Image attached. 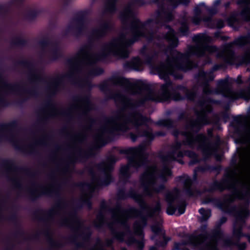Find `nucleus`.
<instances>
[{
	"label": "nucleus",
	"mask_w": 250,
	"mask_h": 250,
	"mask_svg": "<svg viewBox=\"0 0 250 250\" xmlns=\"http://www.w3.org/2000/svg\"><path fill=\"white\" fill-rule=\"evenodd\" d=\"M199 211L201 215V221L207 220L211 216V212L209 209L205 210L202 208L200 209Z\"/></svg>",
	"instance_id": "cd10ccee"
},
{
	"label": "nucleus",
	"mask_w": 250,
	"mask_h": 250,
	"mask_svg": "<svg viewBox=\"0 0 250 250\" xmlns=\"http://www.w3.org/2000/svg\"><path fill=\"white\" fill-rule=\"evenodd\" d=\"M167 33L164 36L170 44L169 47L166 51L167 53L170 52L166 63L161 65L158 68L160 77L161 79H166L168 74H174L175 71L182 70L186 71L191 69L194 64L189 61L191 55H195L202 56L206 52L212 53L217 51L214 46L208 45L211 41V38L207 34H198L193 37V40L197 43L195 46L188 47L185 54H182L177 50L171 49L178 45V40L174 34L173 31L167 27Z\"/></svg>",
	"instance_id": "7ed1b4c3"
},
{
	"label": "nucleus",
	"mask_w": 250,
	"mask_h": 250,
	"mask_svg": "<svg viewBox=\"0 0 250 250\" xmlns=\"http://www.w3.org/2000/svg\"><path fill=\"white\" fill-rule=\"evenodd\" d=\"M114 83L123 86L130 94L138 95L139 102L134 103L120 93L116 94L114 97L115 101L125 107L133 108L147 100L163 102L172 99L178 101L182 99L181 95H185L188 99L192 100L195 96L193 92L189 91L184 87L178 86L174 88L169 81L161 85L157 93L147 88L146 84L141 81H129L118 77L114 79Z\"/></svg>",
	"instance_id": "f03ea898"
},
{
	"label": "nucleus",
	"mask_w": 250,
	"mask_h": 250,
	"mask_svg": "<svg viewBox=\"0 0 250 250\" xmlns=\"http://www.w3.org/2000/svg\"><path fill=\"white\" fill-rule=\"evenodd\" d=\"M113 236L118 241H125L128 245L136 243L139 248L141 249L143 247V242L136 241L128 229L124 232H114Z\"/></svg>",
	"instance_id": "ddd939ff"
},
{
	"label": "nucleus",
	"mask_w": 250,
	"mask_h": 250,
	"mask_svg": "<svg viewBox=\"0 0 250 250\" xmlns=\"http://www.w3.org/2000/svg\"><path fill=\"white\" fill-rule=\"evenodd\" d=\"M165 241H166V240H165ZM167 243V241H166L165 242V244H162V246H164L165 245H166V244Z\"/></svg>",
	"instance_id": "6e6d98bb"
},
{
	"label": "nucleus",
	"mask_w": 250,
	"mask_h": 250,
	"mask_svg": "<svg viewBox=\"0 0 250 250\" xmlns=\"http://www.w3.org/2000/svg\"><path fill=\"white\" fill-rule=\"evenodd\" d=\"M186 205L184 203H182L178 208V215L183 214L185 211Z\"/></svg>",
	"instance_id": "473e14b6"
},
{
	"label": "nucleus",
	"mask_w": 250,
	"mask_h": 250,
	"mask_svg": "<svg viewBox=\"0 0 250 250\" xmlns=\"http://www.w3.org/2000/svg\"><path fill=\"white\" fill-rule=\"evenodd\" d=\"M170 174V170L167 167H164L160 173L158 172L155 167H148L140 177L141 186L145 193L153 196L162 192L165 187L163 184H159V181H166V177Z\"/></svg>",
	"instance_id": "0eeeda50"
},
{
	"label": "nucleus",
	"mask_w": 250,
	"mask_h": 250,
	"mask_svg": "<svg viewBox=\"0 0 250 250\" xmlns=\"http://www.w3.org/2000/svg\"><path fill=\"white\" fill-rule=\"evenodd\" d=\"M150 250H156V248L154 247H151L150 249Z\"/></svg>",
	"instance_id": "603ef678"
},
{
	"label": "nucleus",
	"mask_w": 250,
	"mask_h": 250,
	"mask_svg": "<svg viewBox=\"0 0 250 250\" xmlns=\"http://www.w3.org/2000/svg\"><path fill=\"white\" fill-rule=\"evenodd\" d=\"M206 243L205 247L201 250H217L216 248L217 237H213L209 242L207 239L205 240Z\"/></svg>",
	"instance_id": "a878e982"
},
{
	"label": "nucleus",
	"mask_w": 250,
	"mask_h": 250,
	"mask_svg": "<svg viewBox=\"0 0 250 250\" xmlns=\"http://www.w3.org/2000/svg\"><path fill=\"white\" fill-rule=\"evenodd\" d=\"M157 124L170 127L172 125V122L170 120H162L159 121Z\"/></svg>",
	"instance_id": "c756f323"
},
{
	"label": "nucleus",
	"mask_w": 250,
	"mask_h": 250,
	"mask_svg": "<svg viewBox=\"0 0 250 250\" xmlns=\"http://www.w3.org/2000/svg\"><path fill=\"white\" fill-rule=\"evenodd\" d=\"M91 104L89 99L87 98H83L81 99L77 104L76 108L78 109L81 110L84 112H86L91 109Z\"/></svg>",
	"instance_id": "b1692460"
},
{
	"label": "nucleus",
	"mask_w": 250,
	"mask_h": 250,
	"mask_svg": "<svg viewBox=\"0 0 250 250\" xmlns=\"http://www.w3.org/2000/svg\"><path fill=\"white\" fill-rule=\"evenodd\" d=\"M158 135H162V134H160V133H158Z\"/></svg>",
	"instance_id": "4d7b16f0"
},
{
	"label": "nucleus",
	"mask_w": 250,
	"mask_h": 250,
	"mask_svg": "<svg viewBox=\"0 0 250 250\" xmlns=\"http://www.w3.org/2000/svg\"><path fill=\"white\" fill-rule=\"evenodd\" d=\"M122 250H126L125 249H123Z\"/></svg>",
	"instance_id": "13d9d810"
},
{
	"label": "nucleus",
	"mask_w": 250,
	"mask_h": 250,
	"mask_svg": "<svg viewBox=\"0 0 250 250\" xmlns=\"http://www.w3.org/2000/svg\"><path fill=\"white\" fill-rule=\"evenodd\" d=\"M184 143H185V141L183 143L176 142L173 144L171 146L170 151L167 154L161 156L163 161L165 163H168L173 161H177L179 163L183 164V162L180 159L185 155L193 159L190 162V165H193L197 161L196 159L197 156L194 152L188 151L184 153L181 151V146Z\"/></svg>",
	"instance_id": "9d476101"
},
{
	"label": "nucleus",
	"mask_w": 250,
	"mask_h": 250,
	"mask_svg": "<svg viewBox=\"0 0 250 250\" xmlns=\"http://www.w3.org/2000/svg\"><path fill=\"white\" fill-rule=\"evenodd\" d=\"M101 59V57H96L95 55L92 54L89 47L84 46L82 47L75 57L69 60L68 62L73 68H77L81 65L85 66L86 70V77L90 78L100 75L103 72L101 68L91 66Z\"/></svg>",
	"instance_id": "6e6552de"
},
{
	"label": "nucleus",
	"mask_w": 250,
	"mask_h": 250,
	"mask_svg": "<svg viewBox=\"0 0 250 250\" xmlns=\"http://www.w3.org/2000/svg\"><path fill=\"white\" fill-rule=\"evenodd\" d=\"M134 68L137 71L142 70L143 62L139 58H135L132 62Z\"/></svg>",
	"instance_id": "c85d7f7f"
},
{
	"label": "nucleus",
	"mask_w": 250,
	"mask_h": 250,
	"mask_svg": "<svg viewBox=\"0 0 250 250\" xmlns=\"http://www.w3.org/2000/svg\"><path fill=\"white\" fill-rule=\"evenodd\" d=\"M180 32L183 35H186L188 32V27L186 25H183L180 28Z\"/></svg>",
	"instance_id": "4c0bfd02"
},
{
	"label": "nucleus",
	"mask_w": 250,
	"mask_h": 250,
	"mask_svg": "<svg viewBox=\"0 0 250 250\" xmlns=\"http://www.w3.org/2000/svg\"><path fill=\"white\" fill-rule=\"evenodd\" d=\"M160 208H161V206L159 203H158L157 204L156 207L153 210V212L159 211L160 210Z\"/></svg>",
	"instance_id": "37998d69"
},
{
	"label": "nucleus",
	"mask_w": 250,
	"mask_h": 250,
	"mask_svg": "<svg viewBox=\"0 0 250 250\" xmlns=\"http://www.w3.org/2000/svg\"><path fill=\"white\" fill-rule=\"evenodd\" d=\"M91 250H104L102 242L98 240L95 246Z\"/></svg>",
	"instance_id": "7c9ffc66"
},
{
	"label": "nucleus",
	"mask_w": 250,
	"mask_h": 250,
	"mask_svg": "<svg viewBox=\"0 0 250 250\" xmlns=\"http://www.w3.org/2000/svg\"><path fill=\"white\" fill-rule=\"evenodd\" d=\"M116 10L115 0H108L104 4V7L101 9L100 15L103 16L107 13H112Z\"/></svg>",
	"instance_id": "4be33fe9"
},
{
	"label": "nucleus",
	"mask_w": 250,
	"mask_h": 250,
	"mask_svg": "<svg viewBox=\"0 0 250 250\" xmlns=\"http://www.w3.org/2000/svg\"><path fill=\"white\" fill-rule=\"evenodd\" d=\"M204 5L205 4L204 3H200V5L194 9V16L192 18V22L195 24H198L201 21L200 15L202 12V10L200 9V7L204 6Z\"/></svg>",
	"instance_id": "bb28decb"
},
{
	"label": "nucleus",
	"mask_w": 250,
	"mask_h": 250,
	"mask_svg": "<svg viewBox=\"0 0 250 250\" xmlns=\"http://www.w3.org/2000/svg\"><path fill=\"white\" fill-rule=\"evenodd\" d=\"M172 17L173 15L171 12H158L155 14L154 17L150 20V22L158 23L163 20V18L165 19V21H171Z\"/></svg>",
	"instance_id": "6ab92c4d"
},
{
	"label": "nucleus",
	"mask_w": 250,
	"mask_h": 250,
	"mask_svg": "<svg viewBox=\"0 0 250 250\" xmlns=\"http://www.w3.org/2000/svg\"><path fill=\"white\" fill-rule=\"evenodd\" d=\"M235 82H236L237 83H243L242 81V76L241 75L238 76L236 79L234 80Z\"/></svg>",
	"instance_id": "ea45409f"
},
{
	"label": "nucleus",
	"mask_w": 250,
	"mask_h": 250,
	"mask_svg": "<svg viewBox=\"0 0 250 250\" xmlns=\"http://www.w3.org/2000/svg\"><path fill=\"white\" fill-rule=\"evenodd\" d=\"M143 135L146 136L149 139L151 138L152 136L151 131L149 129L148 130L144 133Z\"/></svg>",
	"instance_id": "58836bf2"
},
{
	"label": "nucleus",
	"mask_w": 250,
	"mask_h": 250,
	"mask_svg": "<svg viewBox=\"0 0 250 250\" xmlns=\"http://www.w3.org/2000/svg\"><path fill=\"white\" fill-rule=\"evenodd\" d=\"M146 218L145 217H141L139 221H137L134 225V230L136 234L140 235L141 238L143 233L142 229L146 225Z\"/></svg>",
	"instance_id": "5701e85b"
},
{
	"label": "nucleus",
	"mask_w": 250,
	"mask_h": 250,
	"mask_svg": "<svg viewBox=\"0 0 250 250\" xmlns=\"http://www.w3.org/2000/svg\"><path fill=\"white\" fill-rule=\"evenodd\" d=\"M229 22L230 25H233L237 22V18L235 15L231 16L229 19Z\"/></svg>",
	"instance_id": "72a5a7b5"
},
{
	"label": "nucleus",
	"mask_w": 250,
	"mask_h": 250,
	"mask_svg": "<svg viewBox=\"0 0 250 250\" xmlns=\"http://www.w3.org/2000/svg\"><path fill=\"white\" fill-rule=\"evenodd\" d=\"M229 3L228 2L226 4H225V6L226 7H229Z\"/></svg>",
	"instance_id": "3c124183"
},
{
	"label": "nucleus",
	"mask_w": 250,
	"mask_h": 250,
	"mask_svg": "<svg viewBox=\"0 0 250 250\" xmlns=\"http://www.w3.org/2000/svg\"><path fill=\"white\" fill-rule=\"evenodd\" d=\"M119 195L121 198H124V196L123 195H120V194Z\"/></svg>",
	"instance_id": "5fc2aeb1"
},
{
	"label": "nucleus",
	"mask_w": 250,
	"mask_h": 250,
	"mask_svg": "<svg viewBox=\"0 0 250 250\" xmlns=\"http://www.w3.org/2000/svg\"><path fill=\"white\" fill-rule=\"evenodd\" d=\"M249 110V115L242 121L241 129L238 130V141L247 145L246 148L238 152L239 165L233 172L236 176L223 181L219 188L220 190L226 188L233 189L231 194L225 196V206L233 202L235 198L244 200V203L241 204L237 208H248L250 202V108Z\"/></svg>",
	"instance_id": "f257e3e1"
},
{
	"label": "nucleus",
	"mask_w": 250,
	"mask_h": 250,
	"mask_svg": "<svg viewBox=\"0 0 250 250\" xmlns=\"http://www.w3.org/2000/svg\"><path fill=\"white\" fill-rule=\"evenodd\" d=\"M90 198V195H84L83 197V200L84 202L87 201V200Z\"/></svg>",
	"instance_id": "c03bdc74"
},
{
	"label": "nucleus",
	"mask_w": 250,
	"mask_h": 250,
	"mask_svg": "<svg viewBox=\"0 0 250 250\" xmlns=\"http://www.w3.org/2000/svg\"><path fill=\"white\" fill-rule=\"evenodd\" d=\"M221 2L220 0H216L214 2V6L215 7L217 5H218Z\"/></svg>",
	"instance_id": "de8ad7c7"
},
{
	"label": "nucleus",
	"mask_w": 250,
	"mask_h": 250,
	"mask_svg": "<svg viewBox=\"0 0 250 250\" xmlns=\"http://www.w3.org/2000/svg\"><path fill=\"white\" fill-rule=\"evenodd\" d=\"M204 237L203 235L195 236L192 235H187L185 236L183 242L175 244V249L176 250H184L182 247L187 245L197 246L203 241Z\"/></svg>",
	"instance_id": "4468645a"
},
{
	"label": "nucleus",
	"mask_w": 250,
	"mask_h": 250,
	"mask_svg": "<svg viewBox=\"0 0 250 250\" xmlns=\"http://www.w3.org/2000/svg\"><path fill=\"white\" fill-rule=\"evenodd\" d=\"M128 155V163L122 166L120 170V177L125 180L129 177L133 171V169H136L142 166L146 159V153L143 146L137 147L130 148L126 150Z\"/></svg>",
	"instance_id": "1a4fd4ad"
},
{
	"label": "nucleus",
	"mask_w": 250,
	"mask_h": 250,
	"mask_svg": "<svg viewBox=\"0 0 250 250\" xmlns=\"http://www.w3.org/2000/svg\"><path fill=\"white\" fill-rule=\"evenodd\" d=\"M138 215V211L133 208L125 209L118 206L112 210V219L114 223L123 224L127 219Z\"/></svg>",
	"instance_id": "9b49d317"
},
{
	"label": "nucleus",
	"mask_w": 250,
	"mask_h": 250,
	"mask_svg": "<svg viewBox=\"0 0 250 250\" xmlns=\"http://www.w3.org/2000/svg\"><path fill=\"white\" fill-rule=\"evenodd\" d=\"M199 111H196L197 118L195 120H191L186 126V131L183 135L186 137V143L191 146L197 144L202 150L206 155L213 154L218 149L219 143L215 144L207 143L206 138L200 134L194 137L193 132L197 131L203 125L209 124L210 121L207 116V113L211 110L210 102L207 100L200 102L198 105Z\"/></svg>",
	"instance_id": "39448f33"
},
{
	"label": "nucleus",
	"mask_w": 250,
	"mask_h": 250,
	"mask_svg": "<svg viewBox=\"0 0 250 250\" xmlns=\"http://www.w3.org/2000/svg\"><path fill=\"white\" fill-rule=\"evenodd\" d=\"M246 244L245 243H243L242 244H240L239 245V248L241 250H243L246 248Z\"/></svg>",
	"instance_id": "a18cd8bd"
},
{
	"label": "nucleus",
	"mask_w": 250,
	"mask_h": 250,
	"mask_svg": "<svg viewBox=\"0 0 250 250\" xmlns=\"http://www.w3.org/2000/svg\"><path fill=\"white\" fill-rule=\"evenodd\" d=\"M237 3L246 6L240 14L241 18L245 21H250V8L248 7L250 5V0H240Z\"/></svg>",
	"instance_id": "a211bd4d"
},
{
	"label": "nucleus",
	"mask_w": 250,
	"mask_h": 250,
	"mask_svg": "<svg viewBox=\"0 0 250 250\" xmlns=\"http://www.w3.org/2000/svg\"><path fill=\"white\" fill-rule=\"evenodd\" d=\"M115 162V161H113V158H111L109 161L104 162L102 164L103 170L105 174V179L102 183V185L106 186L111 181V178L110 175L108 173V172L111 171L113 168V163Z\"/></svg>",
	"instance_id": "f3484780"
},
{
	"label": "nucleus",
	"mask_w": 250,
	"mask_h": 250,
	"mask_svg": "<svg viewBox=\"0 0 250 250\" xmlns=\"http://www.w3.org/2000/svg\"><path fill=\"white\" fill-rule=\"evenodd\" d=\"M179 180L184 184L187 193L189 195H193V193L190 188L191 185V179L188 175H183L179 177Z\"/></svg>",
	"instance_id": "393cba45"
},
{
	"label": "nucleus",
	"mask_w": 250,
	"mask_h": 250,
	"mask_svg": "<svg viewBox=\"0 0 250 250\" xmlns=\"http://www.w3.org/2000/svg\"><path fill=\"white\" fill-rule=\"evenodd\" d=\"M97 185L95 183H92L90 185H86L84 186V188L88 190V192H92L96 188Z\"/></svg>",
	"instance_id": "2f4dec72"
},
{
	"label": "nucleus",
	"mask_w": 250,
	"mask_h": 250,
	"mask_svg": "<svg viewBox=\"0 0 250 250\" xmlns=\"http://www.w3.org/2000/svg\"><path fill=\"white\" fill-rule=\"evenodd\" d=\"M149 119L144 117L137 112L130 114L128 116L124 113H120L116 117L108 120L104 126L100 129L96 136L97 141L103 140V136L106 132L114 130L125 131L131 127H137L143 125H148Z\"/></svg>",
	"instance_id": "423d86ee"
},
{
	"label": "nucleus",
	"mask_w": 250,
	"mask_h": 250,
	"mask_svg": "<svg viewBox=\"0 0 250 250\" xmlns=\"http://www.w3.org/2000/svg\"><path fill=\"white\" fill-rule=\"evenodd\" d=\"M199 82L202 83V86L203 91L205 93H208L210 92L207 84V82L209 81H212L214 79V76L212 72H200L198 75Z\"/></svg>",
	"instance_id": "2eb2a0df"
},
{
	"label": "nucleus",
	"mask_w": 250,
	"mask_h": 250,
	"mask_svg": "<svg viewBox=\"0 0 250 250\" xmlns=\"http://www.w3.org/2000/svg\"><path fill=\"white\" fill-rule=\"evenodd\" d=\"M208 11L210 13H212V14H214L216 12V10H215L214 11H213L212 10H210V9H208Z\"/></svg>",
	"instance_id": "09e8293b"
},
{
	"label": "nucleus",
	"mask_w": 250,
	"mask_h": 250,
	"mask_svg": "<svg viewBox=\"0 0 250 250\" xmlns=\"http://www.w3.org/2000/svg\"><path fill=\"white\" fill-rule=\"evenodd\" d=\"M113 242V241L112 239H107L105 241V245L107 246H109L111 245V244Z\"/></svg>",
	"instance_id": "79ce46f5"
},
{
	"label": "nucleus",
	"mask_w": 250,
	"mask_h": 250,
	"mask_svg": "<svg viewBox=\"0 0 250 250\" xmlns=\"http://www.w3.org/2000/svg\"><path fill=\"white\" fill-rule=\"evenodd\" d=\"M75 222H77V220L73 217L67 219L64 223L67 225H72V224Z\"/></svg>",
	"instance_id": "e433bc0d"
},
{
	"label": "nucleus",
	"mask_w": 250,
	"mask_h": 250,
	"mask_svg": "<svg viewBox=\"0 0 250 250\" xmlns=\"http://www.w3.org/2000/svg\"><path fill=\"white\" fill-rule=\"evenodd\" d=\"M130 137H131V138L133 142H134V141H136V137H137V136H135V135L133 134H130Z\"/></svg>",
	"instance_id": "49530a36"
},
{
	"label": "nucleus",
	"mask_w": 250,
	"mask_h": 250,
	"mask_svg": "<svg viewBox=\"0 0 250 250\" xmlns=\"http://www.w3.org/2000/svg\"><path fill=\"white\" fill-rule=\"evenodd\" d=\"M85 24L81 20L73 21L67 27L68 32L72 31L74 33L79 32L83 31L85 28Z\"/></svg>",
	"instance_id": "412c9836"
},
{
	"label": "nucleus",
	"mask_w": 250,
	"mask_h": 250,
	"mask_svg": "<svg viewBox=\"0 0 250 250\" xmlns=\"http://www.w3.org/2000/svg\"><path fill=\"white\" fill-rule=\"evenodd\" d=\"M130 195L136 201L139 203L141 207L148 213V215L149 216H152L153 212H152L150 208L148 207L143 202L142 199V196L141 195L138 194L134 192H131Z\"/></svg>",
	"instance_id": "aec40b11"
},
{
	"label": "nucleus",
	"mask_w": 250,
	"mask_h": 250,
	"mask_svg": "<svg viewBox=\"0 0 250 250\" xmlns=\"http://www.w3.org/2000/svg\"><path fill=\"white\" fill-rule=\"evenodd\" d=\"M103 223L104 218L102 216H100L97 217V220L95 222V224L97 227H100L103 224Z\"/></svg>",
	"instance_id": "f704fd0d"
},
{
	"label": "nucleus",
	"mask_w": 250,
	"mask_h": 250,
	"mask_svg": "<svg viewBox=\"0 0 250 250\" xmlns=\"http://www.w3.org/2000/svg\"><path fill=\"white\" fill-rule=\"evenodd\" d=\"M248 238L249 241L250 242V236H248Z\"/></svg>",
	"instance_id": "864d4df0"
},
{
	"label": "nucleus",
	"mask_w": 250,
	"mask_h": 250,
	"mask_svg": "<svg viewBox=\"0 0 250 250\" xmlns=\"http://www.w3.org/2000/svg\"><path fill=\"white\" fill-rule=\"evenodd\" d=\"M226 221V218L225 217H222V218L221 219V221L222 222V223H224V222H225Z\"/></svg>",
	"instance_id": "8fccbe9b"
},
{
	"label": "nucleus",
	"mask_w": 250,
	"mask_h": 250,
	"mask_svg": "<svg viewBox=\"0 0 250 250\" xmlns=\"http://www.w3.org/2000/svg\"><path fill=\"white\" fill-rule=\"evenodd\" d=\"M134 14L133 3L128 4L124 7L119 18L123 24L131 23L130 32L121 34L105 44L102 51L104 55L111 53L120 57H126L128 54L127 47L140 37L145 36V25L134 17Z\"/></svg>",
	"instance_id": "20e7f679"
},
{
	"label": "nucleus",
	"mask_w": 250,
	"mask_h": 250,
	"mask_svg": "<svg viewBox=\"0 0 250 250\" xmlns=\"http://www.w3.org/2000/svg\"><path fill=\"white\" fill-rule=\"evenodd\" d=\"M111 27V23L109 21L99 20L98 26L91 32L93 37L99 38L104 36Z\"/></svg>",
	"instance_id": "f8f14e48"
},
{
	"label": "nucleus",
	"mask_w": 250,
	"mask_h": 250,
	"mask_svg": "<svg viewBox=\"0 0 250 250\" xmlns=\"http://www.w3.org/2000/svg\"><path fill=\"white\" fill-rule=\"evenodd\" d=\"M179 191L177 189L168 192L166 196V200L167 202V212L168 214L172 215L176 211L175 208L172 204V202L178 197Z\"/></svg>",
	"instance_id": "dca6fc26"
},
{
	"label": "nucleus",
	"mask_w": 250,
	"mask_h": 250,
	"mask_svg": "<svg viewBox=\"0 0 250 250\" xmlns=\"http://www.w3.org/2000/svg\"><path fill=\"white\" fill-rule=\"evenodd\" d=\"M151 229L154 233H157L160 231L161 228L159 225H155L151 227Z\"/></svg>",
	"instance_id": "c9c22d12"
},
{
	"label": "nucleus",
	"mask_w": 250,
	"mask_h": 250,
	"mask_svg": "<svg viewBox=\"0 0 250 250\" xmlns=\"http://www.w3.org/2000/svg\"><path fill=\"white\" fill-rule=\"evenodd\" d=\"M170 0V1H173V0ZM174 0H173V1H174Z\"/></svg>",
	"instance_id": "bf43d9fd"
},
{
	"label": "nucleus",
	"mask_w": 250,
	"mask_h": 250,
	"mask_svg": "<svg viewBox=\"0 0 250 250\" xmlns=\"http://www.w3.org/2000/svg\"><path fill=\"white\" fill-rule=\"evenodd\" d=\"M224 22L222 21H219L218 22H217V27L218 28H222L223 26H224Z\"/></svg>",
	"instance_id": "a19ab883"
}]
</instances>
